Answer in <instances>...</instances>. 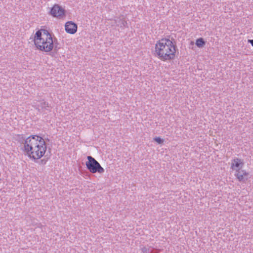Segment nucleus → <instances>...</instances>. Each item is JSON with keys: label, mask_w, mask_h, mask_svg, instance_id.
<instances>
[{"label": "nucleus", "mask_w": 253, "mask_h": 253, "mask_svg": "<svg viewBox=\"0 0 253 253\" xmlns=\"http://www.w3.org/2000/svg\"><path fill=\"white\" fill-rule=\"evenodd\" d=\"M87 159V161L86 162L85 165L86 168L90 172L92 173L96 172L102 173L104 172V169L94 158L90 156H88Z\"/></svg>", "instance_id": "7ed1b4c3"}, {"label": "nucleus", "mask_w": 253, "mask_h": 253, "mask_svg": "<svg viewBox=\"0 0 253 253\" xmlns=\"http://www.w3.org/2000/svg\"><path fill=\"white\" fill-rule=\"evenodd\" d=\"M65 31L71 34H75L77 30V25L72 21H68L65 25Z\"/></svg>", "instance_id": "0eeeda50"}, {"label": "nucleus", "mask_w": 253, "mask_h": 253, "mask_svg": "<svg viewBox=\"0 0 253 253\" xmlns=\"http://www.w3.org/2000/svg\"><path fill=\"white\" fill-rule=\"evenodd\" d=\"M45 142L44 139L38 135H31L26 138L25 141L24 151L27 153L33 149H36L37 147L44 145Z\"/></svg>", "instance_id": "f03ea898"}, {"label": "nucleus", "mask_w": 253, "mask_h": 253, "mask_svg": "<svg viewBox=\"0 0 253 253\" xmlns=\"http://www.w3.org/2000/svg\"><path fill=\"white\" fill-rule=\"evenodd\" d=\"M243 165V164L242 163L241 160L239 159H235L233 160L232 163L231 168L232 169H234L235 168L238 169H239L240 165Z\"/></svg>", "instance_id": "9d476101"}, {"label": "nucleus", "mask_w": 253, "mask_h": 253, "mask_svg": "<svg viewBox=\"0 0 253 253\" xmlns=\"http://www.w3.org/2000/svg\"><path fill=\"white\" fill-rule=\"evenodd\" d=\"M115 21L116 23H117V22H118L119 23L118 25H120L121 27L127 26L126 21L123 19H119L118 21V20H115Z\"/></svg>", "instance_id": "dca6fc26"}, {"label": "nucleus", "mask_w": 253, "mask_h": 253, "mask_svg": "<svg viewBox=\"0 0 253 253\" xmlns=\"http://www.w3.org/2000/svg\"><path fill=\"white\" fill-rule=\"evenodd\" d=\"M50 14L53 17L60 18L65 15V10L58 4H55L50 10Z\"/></svg>", "instance_id": "423d86ee"}, {"label": "nucleus", "mask_w": 253, "mask_h": 253, "mask_svg": "<svg viewBox=\"0 0 253 253\" xmlns=\"http://www.w3.org/2000/svg\"><path fill=\"white\" fill-rule=\"evenodd\" d=\"M248 42L250 43L253 46V40H249Z\"/></svg>", "instance_id": "aec40b11"}, {"label": "nucleus", "mask_w": 253, "mask_h": 253, "mask_svg": "<svg viewBox=\"0 0 253 253\" xmlns=\"http://www.w3.org/2000/svg\"><path fill=\"white\" fill-rule=\"evenodd\" d=\"M53 43L54 46L53 49H54V52H51L52 56H54V53H56L58 50L60 48L59 44L57 42V40L56 39H55L54 40H53Z\"/></svg>", "instance_id": "f8f14e48"}, {"label": "nucleus", "mask_w": 253, "mask_h": 253, "mask_svg": "<svg viewBox=\"0 0 253 253\" xmlns=\"http://www.w3.org/2000/svg\"><path fill=\"white\" fill-rule=\"evenodd\" d=\"M41 32H43L42 37L44 38H47V39L49 38L50 37L51 39H52V37L51 35L50 34V33L48 32V31L45 29H42L41 30Z\"/></svg>", "instance_id": "2eb2a0df"}, {"label": "nucleus", "mask_w": 253, "mask_h": 253, "mask_svg": "<svg viewBox=\"0 0 253 253\" xmlns=\"http://www.w3.org/2000/svg\"><path fill=\"white\" fill-rule=\"evenodd\" d=\"M36 148V149H33L30 152L27 153V154L31 158L35 160L39 159L42 157L46 150V145L44 144V145L39 146Z\"/></svg>", "instance_id": "39448f33"}, {"label": "nucleus", "mask_w": 253, "mask_h": 253, "mask_svg": "<svg viewBox=\"0 0 253 253\" xmlns=\"http://www.w3.org/2000/svg\"><path fill=\"white\" fill-rule=\"evenodd\" d=\"M47 162V160L43 159L40 161V164L42 165H45Z\"/></svg>", "instance_id": "6ab92c4d"}, {"label": "nucleus", "mask_w": 253, "mask_h": 253, "mask_svg": "<svg viewBox=\"0 0 253 253\" xmlns=\"http://www.w3.org/2000/svg\"><path fill=\"white\" fill-rule=\"evenodd\" d=\"M154 140L159 144H162L164 141V140L163 139H161L159 137H157L154 138Z\"/></svg>", "instance_id": "a211bd4d"}, {"label": "nucleus", "mask_w": 253, "mask_h": 253, "mask_svg": "<svg viewBox=\"0 0 253 253\" xmlns=\"http://www.w3.org/2000/svg\"><path fill=\"white\" fill-rule=\"evenodd\" d=\"M33 106H35L36 109L38 110L39 111L40 110V108L42 111H44L46 109V107H48V104H47L45 101H42L40 104L37 105L36 102L34 101L33 103Z\"/></svg>", "instance_id": "1a4fd4ad"}, {"label": "nucleus", "mask_w": 253, "mask_h": 253, "mask_svg": "<svg viewBox=\"0 0 253 253\" xmlns=\"http://www.w3.org/2000/svg\"><path fill=\"white\" fill-rule=\"evenodd\" d=\"M155 54L162 61L172 60L175 57V46L168 39H162L155 44Z\"/></svg>", "instance_id": "f257e3e1"}, {"label": "nucleus", "mask_w": 253, "mask_h": 253, "mask_svg": "<svg viewBox=\"0 0 253 253\" xmlns=\"http://www.w3.org/2000/svg\"><path fill=\"white\" fill-rule=\"evenodd\" d=\"M206 44V42L204 40V39L202 38L198 39L196 40V44L199 47H203Z\"/></svg>", "instance_id": "ddd939ff"}, {"label": "nucleus", "mask_w": 253, "mask_h": 253, "mask_svg": "<svg viewBox=\"0 0 253 253\" xmlns=\"http://www.w3.org/2000/svg\"><path fill=\"white\" fill-rule=\"evenodd\" d=\"M249 173L243 170L238 169L235 175L240 181H245L248 179Z\"/></svg>", "instance_id": "6e6552de"}, {"label": "nucleus", "mask_w": 253, "mask_h": 253, "mask_svg": "<svg viewBox=\"0 0 253 253\" xmlns=\"http://www.w3.org/2000/svg\"><path fill=\"white\" fill-rule=\"evenodd\" d=\"M42 35L41 30H39L36 32L34 37L35 44L36 46L37 42L41 41L42 40Z\"/></svg>", "instance_id": "9b49d317"}, {"label": "nucleus", "mask_w": 253, "mask_h": 253, "mask_svg": "<svg viewBox=\"0 0 253 253\" xmlns=\"http://www.w3.org/2000/svg\"><path fill=\"white\" fill-rule=\"evenodd\" d=\"M141 250L143 253H156L153 252V251L150 248H147L145 247H143Z\"/></svg>", "instance_id": "f3484780"}, {"label": "nucleus", "mask_w": 253, "mask_h": 253, "mask_svg": "<svg viewBox=\"0 0 253 253\" xmlns=\"http://www.w3.org/2000/svg\"><path fill=\"white\" fill-rule=\"evenodd\" d=\"M53 40L50 37L48 39L44 37L41 41L37 42L36 43V47L38 49L45 52L51 51L53 49Z\"/></svg>", "instance_id": "20e7f679"}, {"label": "nucleus", "mask_w": 253, "mask_h": 253, "mask_svg": "<svg viewBox=\"0 0 253 253\" xmlns=\"http://www.w3.org/2000/svg\"><path fill=\"white\" fill-rule=\"evenodd\" d=\"M26 139L25 137L21 134H17L15 136V140L21 144H24Z\"/></svg>", "instance_id": "4468645a"}]
</instances>
